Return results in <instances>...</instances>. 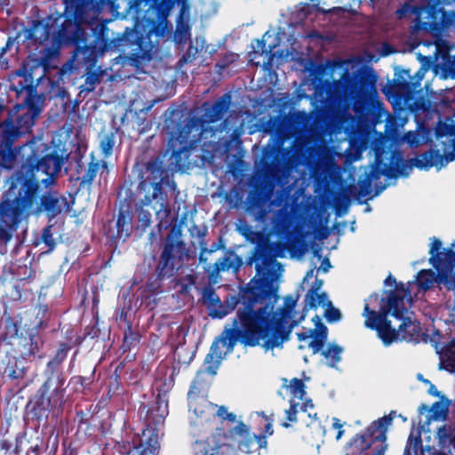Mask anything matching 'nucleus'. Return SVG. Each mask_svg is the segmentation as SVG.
<instances>
[{
	"instance_id": "1",
	"label": "nucleus",
	"mask_w": 455,
	"mask_h": 455,
	"mask_svg": "<svg viewBox=\"0 0 455 455\" xmlns=\"http://www.w3.org/2000/svg\"><path fill=\"white\" fill-rule=\"evenodd\" d=\"M277 286L267 278L252 279L242 295L243 307H239L231 327H226L207 355L204 364L210 374L215 375L223 358L220 344L231 353L237 340L245 346H262L265 350L282 347L289 339L292 329L304 318L296 317L297 299L285 297L283 307L276 312Z\"/></svg>"
},
{
	"instance_id": "2",
	"label": "nucleus",
	"mask_w": 455,
	"mask_h": 455,
	"mask_svg": "<svg viewBox=\"0 0 455 455\" xmlns=\"http://www.w3.org/2000/svg\"><path fill=\"white\" fill-rule=\"evenodd\" d=\"M26 147L31 155L20 168L10 177L2 206L4 211L13 215L30 210L36 202L40 186L50 187L54 176L61 170L69 154L64 146H48L42 139L31 140Z\"/></svg>"
},
{
	"instance_id": "3",
	"label": "nucleus",
	"mask_w": 455,
	"mask_h": 455,
	"mask_svg": "<svg viewBox=\"0 0 455 455\" xmlns=\"http://www.w3.org/2000/svg\"><path fill=\"white\" fill-rule=\"evenodd\" d=\"M411 305L403 304V299H398L390 294L387 299H379L378 294H371L364 300L363 316L364 325L376 330L379 338L385 346L396 341H418L420 335L419 323L406 317L398 330L391 327L387 316L390 313L397 318H403Z\"/></svg>"
},
{
	"instance_id": "4",
	"label": "nucleus",
	"mask_w": 455,
	"mask_h": 455,
	"mask_svg": "<svg viewBox=\"0 0 455 455\" xmlns=\"http://www.w3.org/2000/svg\"><path fill=\"white\" fill-rule=\"evenodd\" d=\"M436 138L440 140V149L431 150L419 156L414 165L421 170L436 167L438 170L455 160V122L452 119L439 121L435 128Z\"/></svg>"
},
{
	"instance_id": "5",
	"label": "nucleus",
	"mask_w": 455,
	"mask_h": 455,
	"mask_svg": "<svg viewBox=\"0 0 455 455\" xmlns=\"http://www.w3.org/2000/svg\"><path fill=\"white\" fill-rule=\"evenodd\" d=\"M39 113L40 109L31 106L28 101L13 108L8 119L0 125V154L9 148L14 139L30 131Z\"/></svg>"
},
{
	"instance_id": "6",
	"label": "nucleus",
	"mask_w": 455,
	"mask_h": 455,
	"mask_svg": "<svg viewBox=\"0 0 455 455\" xmlns=\"http://www.w3.org/2000/svg\"><path fill=\"white\" fill-rule=\"evenodd\" d=\"M223 110L224 107L221 104H215L210 113L204 115V120H192L190 124L181 127L177 132L171 131L167 151L171 153L172 157L177 159L178 157H180L183 153L187 154L189 149L193 148L195 142L188 140V134L192 130L196 128V131L199 132L201 128L202 131L200 133L204 132L206 131V129H204V124L214 123L220 120Z\"/></svg>"
},
{
	"instance_id": "7",
	"label": "nucleus",
	"mask_w": 455,
	"mask_h": 455,
	"mask_svg": "<svg viewBox=\"0 0 455 455\" xmlns=\"http://www.w3.org/2000/svg\"><path fill=\"white\" fill-rule=\"evenodd\" d=\"M290 395V408L285 411L286 419L289 422L297 421V413L300 411L307 412L308 418L315 419L316 413H312L314 409L313 403L310 399H305L306 391L305 384L299 379H292L289 385H283Z\"/></svg>"
},
{
	"instance_id": "8",
	"label": "nucleus",
	"mask_w": 455,
	"mask_h": 455,
	"mask_svg": "<svg viewBox=\"0 0 455 455\" xmlns=\"http://www.w3.org/2000/svg\"><path fill=\"white\" fill-rule=\"evenodd\" d=\"M394 417L395 411H392L388 416L373 421L365 434L358 435L354 439L355 447L361 451H364L369 449L372 443L377 441L384 442L387 438V427L392 424Z\"/></svg>"
},
{
	"instance_id": "9",
	"label": "nucleus",
	"mask_w": 455,
	"mask_h": 455,
	"mask_svg": "<svg viewBox=\"0 0 455 455\" xmlns=\"http://www.w3.org/2000/svg\"><path fill=\"white\" fill-rule=\"evenodd\" d=\"M224 448H228L227 435L221 429L196 439L192 446L194 455H220Z\"/></svg>"
},
{
	"instance_id": "10",
	"label": "nucleus",
	"mask_w": 455,
	"mask_h": 455,
	"mask_svg": "<svg viewBox=\"0 0 455 455\" xmlns=\"http://www.w3.org/2000/svg\"><path fill=\"white\" fill-rule=\"evenodd\" d=\"M227 447L243 453H251L256 450L253 435L250 434V429L245 424L240 422L229 430L227 435Z\"/></svg>"
},
{
	"instance_id": "11",
	"label": "nucleus",
	"mask_w": 455,
	"mask_h": 455,
	"mask_svg": "<svg viewBox=\"0 0 455 455\" xmlns=\"http://www.w3.org/2000/svg\"><path fill=\"white\" fill-rule=\"evenodd\" d=\"M442 243L439 239L433 237L431 239L429 253L430 263L439 272L444 269H452L455 267V242L451 244V248L440 252Z\"/></svg>"
},
{
	"instance_id": "12",
	"label": "nucleus",
	"mask_w": 455,
	"mask_h": 455,
	"mask_svg": "<svg viewBox=\"0 0 455 455\" xmlns=\"http://www.w3.org/2000/svg\"><path fill=\"white\" fill-rule=\"evenodd\" d=\"M313 322L315 323V329L310 330L308 333L301 332L297 333L298 339L300 341L306 340L307 339H311L308 346L312 348L313 353L316 354L321 351L323 347L324 342L327 339V328L321 322V318L318 315H315L313 318Z\"/></svg>"
},
{
	"instance_id": "13",
	"label": "nucleus",
	"mask_w": 455,
	"mask_h": 455,
	"mask_svg": "<svg viewBox=\"0 0 455 455\" xmlns=\"http://www.w3.org/2000/svg\"><path fill=\"white\" fill-rule=\"evenodd\" d=\"M60 401V391L57 388V381L49 379L42 387V394L37 406L41 411H50Z\"/></svg>"
},
{
	"instance_id": "14",
	"label": "nucleus",
	"mask_w": 455,
	"mask_h": 455,
	"mask_svg": "<svg viewBox=\"0 0 455 455\" xmlns=\"http://www.w3.org/2000/svg\"><path fill=\"white\" fill-rule=\"evenodd\" d=\"M196 389V386H193L188 393L189 410L192 411L196 417L214 416V406L208 402L205 396L198 395Z\"/></svg>"
},
{
	"instance_id": "15",
	"label": "nucleus",
	"mask_w": 455,
	"mask_h": 455,
	"mask_svg": "<svg viewBox=\"0 0 455 455\" xmlns=\"http://www.w3.org/2000/svg\"><path fill=\"white\" fill-rule=\"evenodd\" d=\"M68 209L66 198L58 196L57 194L47 192L41 197V207L39 212L44 211L50 217H54L62 211Z\"/></svg>"
},
{
	"instance_id": "16",
	"label": "nucleus",
	"mask_w": 455,
	"mask_h": 455,
	"mask_svg": "<svg viewBox=\"0 0 455 455\" xmlns=\"http://www.w3.org/2000/svg\"><path fill=\"white\" fill-rule=\"evenodd\" d=\"M386 285L395 286V289L393 291H389L386 293L385 297L379 298V299H387L390 294H394L395 298L398 299H403V304L411 305L412 297L411 294V291H409L408 285L405 287L404 284H401L400 286L396 285V281L392 275H388L385 280Z\"/></svg>"
},
{
	"instance_id": "17",
	"label": "nucleus",
	"mask_w": 455,
	"mask_h": 455,
	"mask_svg": "<svg viewBox=\"0 0 455 455\" xmlns=\"http://www.w3.org/2000/svg\"><path fill=\"white\" fill-rule=\"evenodd\" d=\"M143 437L148 438L146 441V444H141L136 448L133 455H156L159 445H158V435L157 434L151 433V430L143 431Z\"/></svg>"
},
{
	"instance_id": "18",
	"label": "nucleus",
	"mask_w": 455,
	"mask_h": 455,
	"mask_svg": "<svg viewBox=\"0 0 455 455\" xmlns=\"http://www.w3.org/2000/svg\"><path fill=\"white\" fill-rule=\"evenodd\" d=\"M306 303L311 308L331 306V301L328 299L327 294L324 292L318 293V291L314 289H310L307 291L306 295Z\"/></svg>"
},
{
	"instance_id": "19",
	"label": "nucleus",
	"mask_w": 455,
	"mask_h": 455,
	"mask_svg": "<svg viewBox=\"0 0 455 455\" xmlns=\"http://www.w3.org/2000/svg\"><path fill=\"white\" fill-rule=\"evenodd\" d=\"M435 282L434 274L431 270H422L417 275V280L411 283H408L409 291L413 286H418L419 289L423 291L430 288Z\"/></svg>"
},
{
	"instance_id": "20",
	"label": "nucleus",
	"mask_w": 455,
	"mask_h": 455,
	"mask_svg": "<svg viewBox=\"0 0 455 455\" xmlns=\"http://www.w3.org/2000/svg\"><path fill=\"white\" fill-rule=\"evenodd\" d=\"M342 348L337 345H328L326 348L322 350V355L325 359V363L330 367H335L340 361Z\"/></svg>"
},
{
	"instance_id": "21",
	"label": "nucleus",
	"mask_w": 455,
	"mask_h": 455,
	"mask_svg": "<svg viewBox=\"0 0 455 455\" xmlns=\"http://www.w3.org/2000/svg\"><path fill=\"white\" fill-rule=\"evenodd\" d=\"M235 257L232 254L226 255L222 259L215 262L213 266V273H220L221 271H227L235 266Z\"/></svg>"
},
{
	"instance_id": "22",
	"label": "nucleus",
	"mask_w": 455,
	"mask_h": 455,
	"mask_svg": "<svg viewBox=\"0 0 455 455\" xmlns=\"http://www.w3.org/2000/svg\"><path fill=\"white\" fill-rule=\"evenodd\" d=\"M102 75L103 71H101L100 69H99L96 72L87 73L84 89L89 92L92 91L95 85L100 82V76H102Z\"/></svg>"
},
{
	"instance_id": "23",
	"label": "nucleus",
	"mask_w": 455,
	"mask_h": 455,
	"mask_svg": "<svg viewBox=\"0 0 455 455\" xmlns=\"http://www.w3.org/2000/svg\"><path fill=\"white\" fill-rule=\"evenodd\" d=\"M422 8L412 6L410 4H404L401 9L397 10L396 16L399 19H403L407 16L416 15L419 17L422 12Z\"/></svg>"
},
{
	"instance_id": "24",
	"label": "nucleus",
	"mask_w": 455,
	"mask_h": 455,
	"mask_svg": "<svg viewBox=\"0 0 455 455\" xmlns=\"http://www.w3.org/2000/svg\"><path fill=\"white\" fill-rule=\"evenodd\" d=\"M190 37L189 27L185 24L178 25L174 34V41L177 44H182Z\"/></svg>"
},
{
	"instance_id": "25",
	"label": "nucleus",
	"mask_w": 455,
	"mask_h": 455,
	"mask_svg": "<svg viewBox=\"0 0 455 455\" xmlns=\"http://www.w3.org/2000/svg\"><path fill=\"white\" fill-rule=\"evenodd\" d=\"M114 145L115 140L112 135H106L101 139L100 148L105 157H108L112 154Z\"/></svg>"
},
{
	"instance_id": "26",
	"label": "nucleus",
	"mask_w": 455,
	"mask_h": 455,
	"mask_svg": "<svg viewBox=\"0 0 455 455\" xmlns=\"http://www.w3.org/2000/svg\"><path fill=\"white\" fill-rule=\"evenodd\" d=\"M42 240L45 243V245L48 247V251H52L55 248L56 242L52 236L51 226H48L44 229L43 234H42Z\"/></svg>"
},
{
	"instance_id": "27",
	"label": "nucleus",
	"mask_w": 455,
	"mask_h": 455,
	"mask_svg": "<svg viewBox=\"0 0 455 455\" xmlns=\"http://www.w3.org/2000/svg\"><path fill=\"white\" fill-rule=\"evenodd\" d=\"M178 247H180L179 243H168L165 244L163 253H162V259L164 261L165 267L169 265L170 260L172 258V252H173L174 249L178 248Z\"/></svg>"
},
{
	"instance_id": "28",
	"label": "nucleus",
	"mask_w": 455,
	"mask_h": 455,
	"mask_svg": "<svg viewBox=\"0 0 455 455\" xmlns=\"http://www.w3.org/2000/svg\"><path fill=\"white\" fill-rule=\"evenodd\" d=\"M324 316L328 322H337L340 320L341 314L338 308L333 307L331 304V306H326Z\"/></svg>"
},
{
	"instance_id": "29",
	"label": "nucleus",
	"mask_w": 455,
	"mask_h": 455,
	"mask_svg": "<svg viewBox=\"0 0 455 455\" xmlns=\"http://www.w3.org/2000/svg\"><path fill=\"white\" fill-rule=\"evenodd\" d=\"M169 23L166 20V18L163 19L157 27H156L153 30V32L157 36H164L166 32H169Z\"/></svg>"
},
{
	"instance_id": "30",
	"label": "nucleus",
	"mask_w": 455,
	"mask_h": 455,
	"mask_svg": "<svg viewBox=\"0 0 455 455\" xmlns=\"http://www.w3.org/2000/svg\"><path fill=\"white\" fill-rule=\"evenodd\" d=\"M217 415L224 419H228L231 422L235 421V415L233 413L228 412V410L226 407L221 406L217 411Z\"/></svg>"
},
{
	"instance_id": "31",
	"label": "nucleus",
	"mask_w": 455,
	"mask_h": 455,
	"mask_svg": "<svg viewBox=\"0 0 455 455\" xmlns=\"http://www.w3.org/2000/svg\"><path fill=\"white\" fill-rule=\"evenodd\" d=\"M405 141L411 146H417L419 144V138L417 133L408 132L404 136Z\"/></svg>"
},
{
	"instance_id": "32",
	"label": "nucleus",
	"mask_w": 455,
	"mask_h": 455,
	"mask_svg": "<svg viewBox=\"0 0 455 455\" xmlns=\"http://www.w3.org/2000/svg\"><path fill=\"white\" fill-rule=\"evenodd\" d=\"M255 447L257 448H266L267 442L266 439V435H253Z\"/></svg>"
},
{
	"instance_id": "33",
	"label": "nucleus",
	"mask_w": 455,
	"mask_h": 455,
	"mask_svg": "<svg viewBox=\"0 0 455 455\" xmlns=\"http://www.w3.org/2000/svg\"><path fill=\"white\" fill-rule=\"evenodd\" d=\"M332 427H333V428L337 429V431H338L336 439L337 440L340 439L344 433V431L342 429L343 425L340 423V421L338 419L334 418Z\"/></svg>"
},
{
	"instance_id": "34",
	"label": "nucleus",
	"mask_w": 455,
	"mask_h": 455,
	"mask_svg": "<svg viewBox=\"0 0 455 455\" xmlns=\"http://www.w3.org/2000/svg\"><path fill=\"white\" fill-rule=\"evenodd\" d=\"M424 383L429 386L428 393L430 395L435 397H438L440 395V393L437 391L436 387L429 380H424Z\"/></svg>"
},
{
	"instance_id": "35",
	"label": "nucleus",
	"mask_w": 455,
	"mask_h": 455,
	"mask_svg": "<svg viewBox=\"0 0 455 455\" xmlns=\"http://www.w3.org/2000/svg\"><path fill=\"white\" fill-rule=\"evenodd\" d=\"M330 268H331V263H330L329 259H324L322 261V264L319 267L318 271H322L323 273H326V272L329 271Z\"/></svg>"
},
{
	"instance_id": "36",
	"label": "nucleus",
	"mask_w": 455,
	"mask_h": 455,
	"mask_svg": "<svg viewBox=\"0 0 455 455\" xmlns=\"http://www.w3.org/2000/svg\"><path fill=\"white\" fill-rule=\"evenodd\" d=\"M157 216L163 215V217H167L169 215V210L162 204L161 209L156 212Z\"/></svg>"
},
{
	"instance_id": "37",
	"label": "nucleus",
	"mask_w": 455,
	"mask_h": 455,
	"mask_svg": "<svg viewBox=\"0 0 455 455\" xmlns=\"http://www.w3.org/2000/svg\"><path fill=\"white\" fill-rule=\"evenodd\" d=\"M161 408V417L164 418L167 414V403L164 401L159 402Z\"/></svg>"
},
{
	"instance_id": "38",
	"label": "nucleus",
	"mask_w": 455,
	"mask_h": 455,
	"mask_svg": "<svg viewBox=\"0 0 455 455\" xmlns=\"http://www.w3.org/2000/svg\"><path fill=\"white\" fill-rule=\"evenodd\" d=\"M265 434L266 435H271L273 434L272 422H267L265 426Z\"/></svg>"
},
{
	"instance_id": "39",
	"label": "nucleus",
	"mask_w": 455,
	"mask_h": 455,
	"mask_svg": "<svg viewBox=\"0 0 455 455\" xmlns=\"http://www.w3.org/2000/svg\"><path fill=\"white\" fill-rule=\"evenodd\" d=\"M322 285H323V281L315 280V282L311 289H314L315 291H318V290L321 289Z\"/></svg>"
},
{
	"instance_id": "40",
	"label": "nucleus",
	"mask_w": 455,
	"mask_h": 455,
	"mask_svg": "<svg viewBox=\"0 0 455 455\" xmlns=\"http://www.w3.org/2000/svg\"><path fill=\"white\" fill-rule=\"evenodd\" d=\"M266 36H267V34L264 35L263 39H265ZM257 44L262 50V52H266L264 40H262V41L257 40Z\"/></svg>"
},
{
	"instance_id": "41",
	"label": "nucleus",
	"mask_w": 455,
	"mask_h": 455,
	"mask_svg": "<svg viewBox=\"0 0 455 455\" xmlns=\"http://www.w3.org/2000/svg\"><path fill=\"white\" fill-rule=\"evenodd\" d=\"M446 428L445 427L439 428L438 430V435L440 438H443L446 436Z\"/></svg>"
},
{
	"instance_id": "42",
	"label": "nucleus",
	"mask_w": 455,
	"mask_h": 455,
	"mask_svg": "<svg viewBox=\"0 0 455 455\" xmlns=\"http://www.w3.org/2000/svg\"><path fill=\"white\" fill-rule=\"evenodd\" d=\"M43 28H44V27L42 23H38L37 25H36L35 26V36H36V34L38 33V31Z\"/></svg>"
},
{
	"instance_id": "43",
	"label": "nucleus",
	"mask_w": 455,
	"mask_h": 455,
	"mask_svg": "<svg viewBox=\"0 0 455 455\" xmlns=\"http://www.w3.org/2000/svg\"><path fill=\"white\" fill-rule=\"evenodd\" d=\"M313 275H314V269H311V270H309V271L306 274V275H305V278H304V279H305V280H308V279H310V278H312V277H313Z\"/></svg>"
},
{
	"instance_id": "44",
	"label": "nucleus",
	"mask_w": 455,
	"mask_h": 455,
	"mask_svg": "<svg viewBox=\"0 0 455 455\" xmlns=\"http://www.w3.org/2000/svg\"><path fill=\"white\" fill-rule=\"evenodd\" d=\"M142 220L146 222V225L148 226L150 224V214L145 215Z\"/></svg>"
},
{
	"instance_id": "45",
	"label": "nucleus",
	"mask_w": 455,
	"mask_h": 455,
	"mask_svg": "<svg viewBox=\"0 0 455 455\" xmlns=\"http://www.w3.org/2000/svg\"><path fill=\"white\" fill-rule=\"evenodd\" d=\"M227 314H228L227 311H223V312H221L220 314H217L215 316H218V317L221 318V317L225 316Z\"/></svg>"
},
{
	"instance_id": "46",
	"label": "nucleus",
	"mask_w": 455,
	"mask_h": 455,
	"mask_svg": "<svg viewBox=\"0 0 455 455\" xmlns=\"http://www.w3.org/2000/svg\"><path fill=\"white\" fill-rule=\"evenodd\" d=\"M10 376H11L12 378H13V379H15V378H19V377H20V375H19V374H17L15 371H13L12 372H11V373H10Z\"/></svg>"
},
{
	"instance_id": "47",
	"label": "nucleus",
	"mask_w": 455,
	"mask_h": 455,
	"mask_svg": "<svg viewBox=\"0 0 455 455\" xmlns=\"http://www.w3.org/2000/svg\"><path fill=\"white\" fill-rule=\"evenodd\" d=\"M423 75H424V73H420V72L417 73V76H418V80L419 81H420L423 78Z\"/></svg>"
},
{
	"instance_id": "48",
	"label": "nucleus",
	"mask_w": 455,
	"mask_h": 455,
	"mask_svg": "<svg viewBox=\"0 0 455 455\" xmlns=\"http://www.w3.org/2000/svg\"><path fill=\"white\" fill-rule=\"evenodd\" d=\"M264 68L266 70H268L271 68V64L269 62L267 64H264Z\"/></svg>"
},
{
	"instance_id": "49",
	"label": "nucleus",
	"mask_w": 455,
	"mask_h": 455,
	"mask_svg": "<svg viewBox=\"0 0 455 455\" xmlns=\"http://www.w3.org/2000/svg\"><path fill=\"white\" fill-rule=\"evenodd\" d=\"M451 443L455 448V435L451 437Z\"/></svg>"
},
{
	"instance_id": "50",
	"label": "nucleus",
	"mask_w": 455,
	"mask_h": 455,
	"mask_svg": "<svg viewBox=\"0 0 455 455\" xmlns=\"http://www.w3.org/2000/svg\"><path fill=\"white\" fill-rule=\"evenodd\" d=\"M275 256H277V257H283V255L282 253H280V252H275Z\"/></svg>"
},
{
	"instance_id": "51",
	"label": "nucleus",
	"mask_w": 455,
	"mask_h": 455,
	"mask_svg": "<svg viewBox=\"0 0 455 455\" xmlns=\"http://www.w3.org/2000/svg\"><path fill=\"white\" fill-rule=\"evenodd\" d=\"M418 378H419V379L422 380L423 382H424V380H426L425 379H423V377L420 374L418 376Z\"/></svg>"
},
{
	"instance_id": "52",
	"label": "nucleus",
	"mask_w": 455,
	"mask_h": 455,
	"mask_svg": "<svg viewBox=\"0 0 455 455\" xmlns=\"http://www.w3.org/2000/svg\"><path fill=\"white\" fill-rule=\"evenodd\" d=\"M418 378H419V379L422 380L423 382H424V380H426L425 379H423V377L420 374L418 376Z\"/></svg>"
},
{
	"instance_id": "53",
	"label": "nucleus",
	"mask_w": 455,
	"mask_h": 455,
	"mask_svg": "<svg viewBox=\"0 0 455 455\" xmlns=\"http://www.w3.org/2000/svg\"><path fill=\"white\" fill-rule=\"evenodd\" d=\"M374 96H377V90L374 88L373 92H371Z\"/></svg>"
},
{
	"instance_id": "54",
	"label": "nucleus",
	"mask_w": 455,
	"mask_h": 455,
	"mask_svg": "<svg viewBox=\"0 0 455 455\" xmlns=\"http://www.w3.org/2000/svg\"><path fill=\"white\" fill-rule=\"evenodd\" d=\"M283 425V427H288L290 426V424H289V423H287V422H284Z\"/></svg>"
},
{
	"instance_id": "55",
	"label": "nucleus",
	"mask_w": 455,
	"mask_h": 455,
	"mask_svg": "<svg viewBox=\"0 0 455 455\" xmlns=\"http://www.w3.org/2000/svg\"><path fill=\"white\" fill-rule=\"evenodd\" d=\"M48 38V33L44 36V39H47Z\"/></svg>"
},
{
	"instance_id": "56",
	"label": "nucleus",
	"mask_w": 455,
	"mask_h": 455,
	"mask_svg": "<svg viewBox=\"0 0 455 455\" xmlns=\"http://www.w3.org/2000/svg\"><path fill=\"white\" fill-rule=\"evenodd\" d=\"M2 108H3V107H2V106H0V110H1Z\"/></svg>"
}]
</instances>
